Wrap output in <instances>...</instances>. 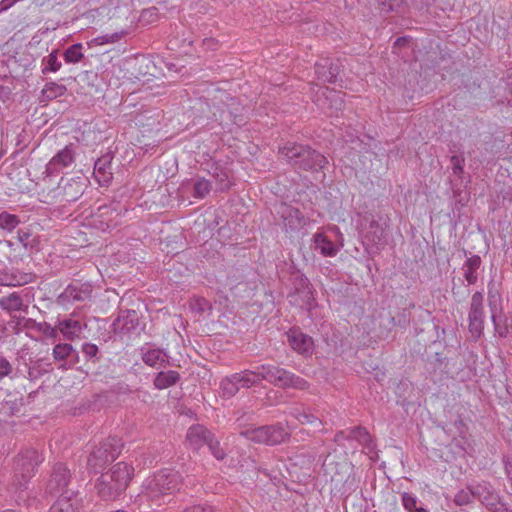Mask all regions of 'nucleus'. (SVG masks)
Returning a JSON list of instances; mask_svg holds the SVG:
<instances>
[{
    "mask_svg": "<svg viewBox=\"0 0 512 512\" xmlns=\"http://www.w3.org/2000/svg\"><path fill=\"white\" fill-rule=\"evenodd\" d=\"M234 379L239 385V389L250 388L259 384L257 370L246 369L241 372L233 373Z\"/></svg>",
    "mask_w": 512,
    "mask_h": 512,
    "instance_id": "obj_32",
    "label": "nucleus"
},
{
    "mask_svg": "<svg viewBox=\"0 0 512 512\" xmlns=\"http://www.w3.org/2000/svg\"><path fill=\"white\" fill-rule=\"evenodd\" d=\"M233 122L236 125L240 126V125H242L244 123V119L241 116H235L234 119H233Z\"/></svg>",
    "mask_w": 512,
    "mask_h": 512,
    "instance_id": "obj_59",
    "label": "nucleus"
},
{
    "mask_svg": "<svg viewBox=\"0 0 512 512\" xmlns=\"http://www.w3.org/2000/svg\"><path fill=\"white\" fill-rule=\"evenodd\" d=\"M86 188L83 177H61L58 185L48 192L55 202L71 203L77 201Z\"/></svg>",
    "mask_w": 512,
    "mask_h": 512,
    "instance_id": "obj_6",
    "label": "nucleus"
},
{
    "mask_svg": "<svg viewBox=\"0 0 512 512\" xmlns=\"http://www.w3.org/2000/svg\"><path fill=\"white\" fill-rule=\"evenodd\" d=\"M183 512H214L211 506L206 505H194L186 508Z\"/></svg>",
    "mask_w": 512,
    "mask_h": 512,
    "instance_id": "obj_56",
    "label": "nucleus"
},
{
    "mask_svg": "<svg viewBox=\"0 0 512 512\" xmlns=\"http://www.w3.org/2000/svg\"><path fill=\"white\" fill-rule=\"evenodd\" d=\"M282 367L272 365V364H262L256 368L258 374L259 383L263 380L269 382L274 385L276 382L277 376L280 373Z\"/></svg>",
    "mask_w": 512,
    "mask_h": 512,
    "instance_id": "obj_34",
    "label": "nucleus"
},
{
    "mask_svg": "<svg viewBox=\"0 0 512 512\" xmlns=\"http://www.w3.org/2000/svg\"><path fill=\"white\" fill-rule=\"evenodd\" d=\"M476 498L489 510L498 512L500 506L499 495L487 485L475 487Z\"/></svg>",
    "mask_w": 512,
    "mask_h": 512,
    "instance_id": "obj_23",
    "label": "nucleus"
},
{
    "mask_svg": "<svg viewBox=\"0 0 512 512\" xmlns=\"http://www.w3.org/2000/svg\"><path fill=\"white\" fill-rule=\"evenodd\" d=\"M248 440L267 445H278L289 438V433L279 424L261 426L241 433Z\"/></svg>",
    "mask_w": 512,
    "mask_h": 512,
    "instance_id": "obj_8",
    "label": "nucleus"
},
{
    "mask_svg": "<svg viewBox=\"0 0 512 512\" xmlns=\"http://www.w3.org/2000/svg\"><path fill=\"white\" fill-rule=\"evenodd\" d=\"M181 379V376L178 371L175 370H167L160 371L156 374L153 385L156 389L164 390L171 386L176 385Z\"/></svg>",
    "mask_w": 512,
    "mask_h": 512,
    "instance_id": "obj_28",
    "label": "nucleus"
},
{
    "mask_svg": "<svg viewBox=\"0 0 512 512\" xmlns=\"http://www.w3.org/2000/svg\"><path fill=\"white\" fill-rule=\"evenodd\" d=\"M402 505L408 512H413L417 508V498L408 492L401 495Z\"/></svg>",
    "mask_w": 512,
    "mask_h": 512,
    "instance_id": "obj_48",
    "label": "nucleus"
},
{
    "mask_svg": "<svg viewBox=\"0 0 512 512\" xmlns=\"http://www.w3.org/2000/svg\"><path fill=\"white\" fill-rule=\"evenodd\" d=\"M397 0H377L379 9L382 12L389 13L394 10Z\"/></svg>",
    "mask_w": 512,
    "mask_h": 512,
    "instance_id": "obj_53",
    "label": "nucleus"
},
{
    "mask_svg": "<svg viewBox=\"0 0 512 512\" xmlns=\"http://www.w3.org/2000/svg\"><path fill=\"white\" fill-rule=\"evenodd\" d=\"M413 512H429L427 509L423 507H417Z\"/></svg>",
    "mask_w": 512,
    "mask_h": 512,
    "instance_id": "obj_61",
    "label": "nucleus"
},
{
    "mask_svg": "<svg viewBox=\"0 0 512 512\" xmlns=\"http://www.w3.org/2000/svg\"><path fill=\"white\" fill-rule=\"evenodd\" d=\"M387 226L372 219L368 225L365 238L373 245H384L386 242Z\"/></svg>",
    "mask_w": 512,
    "mask_h": 512,
    "instance_id": "obj_25",
    "label": "nucleus"
},
{
    "mask_svg": "<svg viewBox=\"0 0 512 512\" xmlns=\"http://www.w3.org/2000/svg\"><path fill=\"white\" fill-rule=\"evenodd\" d=\"M84 58L82 53V44L76 43L68 47L64 52V60L67 63H78Z\"/></svg>",
    "mask_w": 512,
    "mask_h": 512,
    "instance_id": "obj_44",
    "label": "nucleus"
},
{
    "mask_svg": "<svg viewBox=\"0 0 512 512\" xmlns=\"http://www.w3.org/2000/svg\"><path fill=\"white\" fill-rule=\"evenodd\" d=\"M207 446L216 459L223 460L225 458L226 454L223 448L220 447L219 442L214 439V436L211 437Z\"/></svg>",
    "mask_w": 512,
    "mask_h": 512,
    "instance_id": "obj_49",
    "label": "nucleus"
},
{
    "mask_svg": "<svg viewBox=\"0 0 512 512\" xmlns=\"http://www.w3.org/2000/svg\"><path fill=\"white\" fill-rule=\"evenodd\" d=\"M334 441L338 444H341L344 441H349V432L348 428L346 430L338 431L335 434Z\"/></svg>",
    "mask_w": 512,
    "mask_h": 512,
    "instance_id": "obj_57",
    "label": "nucleus"
},
{
    "mask_svg": "<svg viewBox=\"0 0 512 512\" xmlns=\"http://www.w3.org/2000/svg\"><path fill=\"white\" fill-rule=\"evenodd\" d=\"M66 91L67 88L63 84L47 82L41 91L42 101H50L56 99L57 97L63 96Z\"/></svg>",
    "mask_w": 512,
    "mask_h": 512,
    "instance_id": "obj_35",
    "label": "nucleus"
},
{
    "mask_svg": "<svg viewBox=\"0 0 512 512\" xmlns=\"http://www.w3.org/2000/svg\"><path fill=\"white\" fill-rule=\"evenodd\" d=\"M213 434L205 426L197 424L191 426L186 435L189 445L198 450L202 446L207 445Z\"/></svg>",
    "mask_w": 512,
    "mask_h": 512,
    "instance_id": "obj_21",
    "label": "nucleus"
},
{
    "mask_svg": "<svg viewBox=\"0 0 512 512\" xmlns=\"http://www.w3.org/2000/svg\"><path fill=\"white\" fill-rule=\"evenodd\" d=\"M52 356L55 362H65L58 368L68 369L79 362V354L69 343H58L53 347Z\"/></svg>",
    "mask_w": 512,
    "mask_h": 512,
    "instance_id": "obj_15",
    "label": "nucleus"
},
{
    "mask_svg": "<svg viewBox=\"0 0 512 512\" xmlns=\"http://www.w3.org/2000/svg\"><path fill=\"white\" fill-rule=\"evenodd\" d=\"M220 389L222 391V396L225 398H231L237 394L239 391V385L234 379L233 374L221 380Z\"/></svg>",
    "mask_w": 512,
    "mask_h": 512,
    "instance_id": "obj_40",
    "label": "nucleus"
},
{
    "mask_svg": "<svg viewBox=\"0 0 512 512\" xmlns=\"http://www.w3.org/2000/svg\"><path fill=\"white\" fill-rule=\"evenodd\" d=\"M72 475L70 470L63 463H56L49 475L46 483L45 492L50 495L65 494L70 495L72 491L68 490Z\"/></svg>",
    "mask_w": 512,
    "mask_h": 512,
    "instance_id": "obj_9",
    "label": "nucleus"
},
{
    "mask_svg": "<svg viewBox=\"0 0 512 512\" xmlns=\"http://www.w3.org/2000/svg\"><path fill=\"white\" fill-rule=\"evenodd\" d=\"M75 149L76 146L70 143L50 159L45 166V171L43 172L42 182L44 184H50L52 176L59 175L63 169L70 167L75 162Z\"/></svg>",
    "mask_w": 512,
    "mask_h": 512,
    "instance_id": "obj_7",
    "label": "nucleus"
},
{
    "mask_svg": "<svg viewBox=\"0 0 512 512\" xmlns=\"http://www.w3.org/2000/svg\"><path fill=\"white\" fill-rule=\"evenodd\" d=\"M0 307L9 313L22 311L24 309L23 299L17 292H13L0 299Z\"/></svg>",
    "mask_w": 512,
    "mask_h": 512,
    "instance_id": "obj_33",
    "label": "nucleus"
},
{
    "mask_svg": "<svg viewBox=\"0 0 512 512\" xmlns=\"http://www.w3.org/2000/svg\"><path fill=\"white\" fill-rule=\"evenodd\" d=\"M482 260L479 255H470L462 266L463 276L468 285H473L478 281V270Z\"/></svg>",
    "mask_w": 512,
    "mask_h": 512,
    "instance_id": "obj_27",
    "label": "nucleus"
},
{
    "mask_svg": "<svg viewBox=\"0 0 512 512\" xmlns=\"http://www.w3.org/2000/svg\"><path fill=\"white\" fill-rule=\"evenodd\" d=\"M20 284L21 282L17 280L12 274H8L7 272H0V285L16 286Z\"/></svg>",
    "mask_w": 512,
    "mask_h": 512,
    "instance_id": "obj_50",
    "label": "nucleus"
},
{
    "mask_svg": "<svg viewBox=\"0 0 512 512\" xmlns=\"http://www.w3.org/2000/svg\"><path fill=\"white\" fill-rule=\"evenodd\" d=\"M492 320H493V322H495V321H496V317H495V315H492Z\"/></svg>",
    "mask_w": 512,
    "mask_h": 512,
    "instance_id": "obj_62",
    "label": "nucleus"
},
{
    "mask_svg": "<svg viewBox=\"0 0 512 512\" xmlns=\"http://www.w3.org/2000/svg\"><path fill=\"white\" fill-rule=\"evenodd\" d=\"M349 432V440H355L360 445L365 447H370L372 443V438L365 427L356 426L348 428Z\"/></svg>",
    "mask_w": 512,
    "mask_h": 512,
    "instance_id": "obj_37",
    "label": "nucleus"
},
{
    "mask_svg": "<svg viewBox=\"0 0 512 512\" xmlns=\"http://www.w3.org/2000/svg\"><path fill=\"white\" fill-rule=\"evenodd\" d=\"M292 286L294 293L301 297L302 302L308 306H312L315 301L314 289L309 279L304 274L296 271L292 274Z\"/></svg>",
    "mask_w": 512,
    "mask_h": 512,
    "instance_id": "obj_17",
    "label": "nucleus"
},
{
    "mask_svg": "<svg viewBox=\"0 0 512 512\" xmlns=\"http://www.w3.org/2000/svg\"><path fill=\"white\" fill-rule=\"evenodd\" d=\"M25 327L35 329L47 339L55 340L58 337V323L53 327L48 322H37L34 319H25Z\"/></svg>",
    "mask_w": 512,
    "mask_h": 512,
    "instance_id": "obj_30",
    "label": "nucleus"
},
{
    "mask_svg": "<svg viewBox=\"0 0 512 512\" xmlns=\"http://www.w3.org/2000/svg\"><path fill=\"white\" fill-rule=\"evenodd\" d=\"M211 182L204 177H197L193 184V197L202 199L206 197L211 191Z\"/></svg>",
    "mask_w": 512,
    "mask_h": 512,
    "instance_id": "obj_42",
    "label": "nucleus"
},
{
    "mask_svg": "<svg viewBox=\"0 0 512 512\" xmlns=\"http://www.w3.org/2000/svg\"><path fill=\"white\" fill-rule=\"evenodd\" d=\"M315 73L319 80L335 83L339 74V66L330 59H323L315 64Z\"/></svg>",
    "mask_w": 512,
    "mask_h": 512,
    "instance_id": "obj_22",
    "label": "nucleus"
},
{
    "mask_svg": "<svg viewBox=\"0 0 512 512\" xmlns=\"http://www.w3.org/2000/svg\"><path fill=\"white\" fill-rule=\"evenodd\" d=\"M450 162L452 164V172L454 175L461 177L464 173V163L465 159L462 156L453 155L450 158Z\"/></svg>",
    "mask_w": 512,
    "mask_h": 512,
    "instance_id": "obj_47",
    "label": "nucleus"
},
{
    "mask_svg": "<svg viewBox=\"0 0 512 512\" xmlns=\"http://www.w3.org/2000/svg\"><path fill=\"white\" fill-rule=\"evenodd\" d=\"M12 372V365L10 362L5 358H0V381L6 377L9 376Z\"/></svg>",
    "mask_w": 512,
    "mask_h": 512,
    "instance_id": "obj_52",
    "label": "nucleus"
},
{
    "mask_svg": "<svg viewBox=\"0 0 512 512\" xmlns=\"http://www.w3.org/2000/svg\"><path fill=\"white\" fill-rule=\"evenodd\" d=\"M277 215L282 219L286 232L297 230L302 223V215L298 208L286 203H280L276 208Z\"/></svg>",
    "mask_w": 512,
    "mask_h": 512,
    "instance_id": "obj_14",
    "label": "nucleus"
},
{
    "mask_svg": "<svg viewBox=\"0 0 512 512\" xmlns=\"http://www.w3.org/2000/svg\"><path fill=\"white\" fill-rule=\"evenodd\" d=\"M42 73L57 72L60 70L62 63L58 60V51L53 50L48 56L42 59Z\"/></svg>",
    "mask_w": 512,
    "mask_h": 512,
    "instance_id": "obj_41",
    "label": "nucleus"
},
{
    "mask_svg": "<svg viewBox=\"0 0 512 512\" xmlns=\"http://www.w3.org/2000/svg\"><path fill=\"white\" fill-rule=\"evenodd\" d=\"M139 316L135 310H121L111 328L115 334L139 333Z\"/></svg>",
    "mask_w": 512,
    "mask_h": 512,
    "instance_id": "obj_12",
    "label": "nucleus"
},
{
    "mask_svg": "<svg viewBox=\"0 0 512 512\" xmlns=\"http://www.w3.org/2000/svg\"><path fill=\"white\" fill-rule=\"evenodd\" d=\"M279 154L295 169L318 172L327 164V158L308 145L287 142L279 148Z\"/></svg>",
    "mask_w": 512,
    "mask_h": 512,
    "instance_id": "obj_1",
    "label": "nucleus"
},
{
    "mask_svg": "<svg viewBox=\"0 0 512 512\" xmlns=\"http://www.w3.org/2000/svg\"><path fill=\"white\" fill-rule=\"evenodd\" d=\"M125 34H126V32L121 31V32H115V33H112V34L101 35V36H98L96 38H93L88 43V45L89 46H101V45H104V44L116 43L119 40H121L122 37Z\"/></svg>",
    "mask_w": 512,
    "mask_h": 512,
    "instance_id": "obj_43",
    "label": "nucleus"
},
{
    "mask_svg": "<svg viewBox=\"0 0 512 512\" xmlns=\"http://www.w3.org/2000/svg\"><path fill=\"white\" fill-rule=\"evenodd\" d=\"M288 413L301 424H312L318 421V417L312 414L310 409L302 404L291 407Z\"/></svg>",
    "mask_w": 512,
    "mask_h": 512,
    "instance_id": "obj_31",
    "label": "nucleus"
},
{
    "mask_svg": "<svg viewBox=\"0 0 512 512\" xmlns=\"http://www.w3.org/2000/svg\"><path fill=\"white\" fill-rule=\"evenodd\" d=\"M210 175L216 181L217 190L226 191L231 187V182L229 179V173L227 169L219 163L212 164L210 170Z\"/></svg>",
    "mask_w": 512,
    "mask_h": 512,
    "instance_id": "obj_29",
    "label": "nucleus"
},
{
    "mask_svg": "<svg viewBox=\"0 0 512 512\" xmlns=\"http://www.w3.org/2000/svg\"><path fill=\"white\" fill-rule=\"evenodd\" d=\"M112 159L110 153H106L98 158L94 164V177L101 186L108 185L113 179Z\"/></svg>",
    "mask_w": 512,
    "mask_h": 512,
    "instance_id": "obj_20",
    "label": "nucleus"
},
{
    "mask_svg": "<svg viewBox=\"0 0 512 512\" xmlns=\"http://www.w3.org/2000/svg\"><path fill=\"white\" fill-rule=\"evenodd\" d=\"M17 1L18 0H2L0 2V11L7 10L8 8H10Z\"/></svg>",
    "mask_w": 512,
    "mask_h": 512,
    "instance_id": "obj_58",
    "label": "nucleus"
},
{
    "mask_svg": "<svg viewBox=\"0 0 512 512\" xmlns=\"http://www.w3.org/2000/svg\"><path fill=\"white\" fill-rule=\"evenodd\" d=\"M474 498H476L475 488L462 489L456 493L454 502L458 506H463L471 503Z\"/></svg>",
    "mask_w": 512,
    "mask_h": 512,
    "instance_id": "obj_45",
    "label": "nucleus"
},
{
    "mask_svg": "<svg viewBox=\"0 0 512 512\" xmlns=\"http://www.w3.org/2000/svg\"><path fill=\"white\" fill-rule=\"evenodd\" d=\"M313 248L324 257H334L338 252L335 244L322 232L313 235Z\"/></svg>",
    "mask_w": 512,
    "mask_h": 512,
    "instance_id": "obj_26",
    "label": "nucleus"
},
{
    "mask_svg": "<svg viewBox=\"0 0 512 512\" xmlns=\"http://www.w3.org/2000/svg\"><path fill=\"white\" fill-rule=\"evenodd\" d=\"M505 200L512 201V188L507 190L503 196Z\"/></svg>",
    "mask_w": 512,
    "mask_h": 512,
    "instance_id": "obj_60",
    "label": "nucleus"
},
{
    "mask_svg": "<svg viewBox=\"0 0 512 512\" xmlns=\"http://www.w3.org/2000/svg\"><path fill=\"white\" fill-rule=\"evenodd\" d=\"M82 353L88 361H92L93 363H97L99 361V349L97 345L93 343H84L82 345Z\"/></svg>",
    "mask_w": 512,
    "mask_h": 512,
    "instance_id": "obj_46",
    "label": "nucleus"
},
{
    "mask_svg": "<svg viewBox=\"0 0 512 512\" xmlns=\"http://www.w3.org/2000/svg\"><path fill=\"white\" fill-rule=\"evenodd\" d=\"M274 386L284 390L295 389L304 391L309 389L310 383L303 377L282 368L277 376Z\"/></svg>",
    "mask_w": 512,
    "mask_h": 512,
    "instance_id": "obj_16",
    "label": "nucleus"
},
{
    "mask_svg": "<svg viewBox=\"0 0 512 512\" xmlns=\"http://www.w3.org/2000/svg\"><path fill=\"white\" fill-rule=\"evenodd\" d=\"M93 293V286L88 283H71L56 298V303L60 306H68L75 302H85L90 300Z\"/></svg>",
    "mask_w": 512,
    "mask_h": 512,
    "instance_id": "obj_10",
    "label": "nucleus"
},
{
    "mask_svg": "<svg viewBox=\"0 0 512 512\" xmlns=\"http://www.w3.org/2000/svg\"><path fill=\"white\" fill-rule=\"evenodd\" d=\"M391 322H393L394 325H398L400 327H406L410 322V313L407 309H403L402 313L399 315L397 323L396 318L392 317Z\"/></svg>",
    "mask_w": 512,
    "mask_h": 512,
    "instance_id": "obj_51",
    "label": "nucleus"
},
{
    "mask_svg": "<svg viewBox=\"0 0 512 512\" xmlns=\"http://www.w3.org/2000/svg\"><path fill=\"white\" fill-rule=\"evenodd\" d=\"M325 101L328 102V108L331 111V114L335 111H342L344 109V100L342 98L341 92H337L335 90L326 89Z\"/></svg>",
    "mask_w": 512,
    "mask_h": 512,
    "instance_id": "obj_39",
    "label": "nucleus"
},
{
    "mask_svg": "<svg viewBox=\"0 0 512 512\" xmlns=\"http://www.w3.org/2000/svg\"><path fill=\"white\" fill-rule=\"evenodd\" d=\"M453 425H454L457 433L459 434V436L464 437V435H465V433L467 431V427H466L464 421L462 420V418L458 417L454 421Z\"/></svg>",
    "mask_w": 512,
    "mask_h": 512,
    "instance_id": "obj_55",
    "label": "nucleus"
},
{
    "mask_svg": "<svg viewBox=\"0 0 512 512\" xmlns=\"http://www.w3.org/2000/svg\"><path fill=\"white\" fill-rule=\"evenodd\" d=\"M43 460V457L34 448L24 449L17 455L13 467V486L16 490L27 488L29 480L35 475L37 467Z\"/></svg>",
    "mask_w": 512,
    "mask_h": 512,
    "instance_id": "obj_4",
    "label": "nucleus"
},
{
    "mask_svg": "<svg viewBox=\"0 0 512 512\" xmlns=\"http://www.w3.org/2000/svg\"><path fill=\"white\" fill-rule=\"evenodd\" d=\"M58 334H62L66 340L74 341L80 338V335L83 332V325L80 321L65 318L63 320H58Z\"/></svg>",
    "mask_w": 512,
    "mask_h": 512,
    "instance_id": "obj_24",
    "label": "nucleus"
},
{
    "mask_svg": "<svg viewBox=\"0 0 512 512\" xmlns=\"http://www.w3.org/2000/svg\"><path fill=\"white\" fill-rule=\"evenodd\" d=\"M34 243L35 239L32 238V234L29 229H19L14 240L7 241V245L9 247H13L16 244H21L25 250L32 249L34 247Z\"/></svg>",
    "mask_w": 512,
    "mask_h": 512,
    "instance_id": "obj_36",
    "label": "nucleus"
},
{
    "mask_svg": "<svg viewBox=\"0 0 512 512\" xmlns=\"http://www.w3.org/2000/svg\"><path fill=\"white\" fill-rule=\"evenodd\" d=\"M140 355L142 361L149 367L159 369L165 367L168 363L167 353L158 347H151L149 345L140 348Z\"/></svg>",
    "mask_w": 512,
    "mask_h": 512,
    "instance_id": "obj_19",
    "label": "nucleus"
},
{
    "mask_svg": "<svg viewBox=\"0 0 512 512\" xmlns=\"http://www.w3.org/2000/svg\"><path fill=\"white\" fill-rule=\"evenodd\" d=\"M83 507V499L78 492H71L70 495L61 494L51 505L48 512H80Z\"/></svg>",
    "mask_w": 512,
    "mask_h": 512,
    "instance_id": "obj_18",
    "label": "nucleus"
},
{
    "mask_svg": "<svg viewBox=\"0 0 512 512\" xmlns=\"http://www.w3.org/2000/svg\"><path fill=\"white\" fill-rule=\"evenodd\" d=\"M182 485L183 477L178 471L162 469L144 481L142 494L151 501H160L178 492Z\"/></svg>",
    "mask_w": 512,
    "mask_h": 512,
    "instance_id": "obj_3",
    "label": "nucleus"
},
{
    "mask_svg": "<svg viewBox=\"0 0 512 512\" xmlns=\"http://www.w3.org/2000/svg\"><path fill=\"white\" fill-rule=\"evenodd\" d=\"M122 447V441L116 437H109L102 441L90 453L87 460L88 468L94 473L102 471L120 455Z\"/></svg>",
    "mask_w": 512,
    "mask_h": 512,
    "instance_id": "obj_5",
    "label": "nucleus"
},
{
    "mask_svg": "<svg viewBox=\"0 0 512 512\" xmlns=\"http://www.w3.org/2000/svg\"><path fill=\"white\" fill-rule=\"evenodd\" d=\"M134 468L126 462H118L97 480L95 488L104 500L117 498L124 492L132 478Z\"/></svg>",
    "mask_w": 512,
    "mask_h": 512,
    "instance_id": "obj_2",
    "label": "nucleus"
},
{
    "mask_svg": "<svg viewBox=\"0 0 512 512\" xmlns=\"http://www.w3.org/2000/svg\"><path fill=\"white\" fill-rule=\"evenodd\" d=\"M505 474L507 476L508 481L512 486V457H504L503 458Z\"/></svg>",
    "mask_w": 512,
    "mask_h": 512,
    "instance_id": "obj_54",
    "label": "nucleus"
},
{
    "mask_svg": "<svg viewBox=\"0 0 512 512\" xmlns=\"http://www.w3.org/2000/svg\"><path fill=\"white\" fill-rule=\"evenodd\" d=\"M20 223L21 220L18 215L11 214L8 211L0 212V230L11 233Z\"/></svg>",
    "mask_w": 512,
    "mask_h": 512,
    "instance_id": "obj_38",
    "label": "nucleus"
},
{
    "mask_svg": "<svg viewBox=\"0 0 512 512\" xmlns=\"http://www.w3.org/2000/svg\"><path fill=\"white\" fill-rule=\"evenodd\" d=\"M290 347L299 355L309 357L314 352V340L298 328H291L287 333Z\"/></svg>",
    "mask_w": 512,
    "mask_h": 512,
    "instance_id": "obj_13",
    "label": "nucleus"
},
{
    "mask_svg": "<svg viewBox=\"0 0 512 512\" xmlns=\"http://www.w3.org/2000/svg\"><path fill=\"white\" fill-rule=\"evenodd\" d=\"M484 296L482 292L476 291L471 297L470 310L468 314L469 332L476 339L480 338L484 329Z\"/></svg>",
    "mask_w": 512,
    "mask_h": 512,
    "instance_id": "obj_11",
    "label": "nucleus"
}]
</instances>
